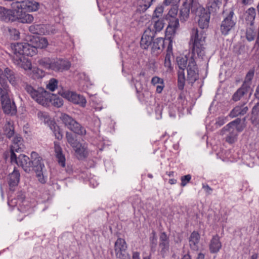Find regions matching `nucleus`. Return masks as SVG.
I'll list each match as a JSON object with an SVG mask.
<instances>
[{
    "instance_id": "nucleus-16",
    "label": "nucleus",
    "mask_w": 259,
    "mask_h": 259,
    "mask_svg": "<svg viewBox=\"0 0 259 259\" xmlns=\"http://www.w3.org/2000/svg\"><path fill=\"white\" fill-rule=\"evenodd\" d=\"M197 15L199 17L198 25L202 29L206 28L208 26L210 20V13L203 7H199L197 9Z\"/></svg>"
},
{
    "instance_id": "nucleus-25",
    "label": "nucleus",
    "mask_w": 259,
    "mask_h": 259,
    "mask_svg": "<svg viewBox=\"0 0 259 259\" xmlns=\"http://www.w3.org/2000/svg\"><path fill=\"white\" fill-rule=\"evenodd\" d=\"M200 235L197 232H193L189 237V245L191 249L196 250L199 248Z\"/></svg>"
},
{
    "instance_id": "nucleus-33",
    "label": "nucleus",
    "mask_w": 259,
    "mask_h": 259,
    "mask_svg": "<svg viewBox=\"0 0 259 259\" xmlns=\"http://www.w3.org/2000/svg\"><path fill=\"white\" fill-rule=\"evenodd\" d=\"M157 18H153L152 21L153 24L151 25L153 28H151L152 31H153L154 34L157 32L160 31L164 27V21L162 19H156Z\"/></svg>"
},
{
    "instance_id": "nucleus-21",
    "label": "nucleus",
    "mask_w": 259,
    "mask_h": 259,
    "mask_svg": "<svg viewBox=\"0 0 259 259\" xmlns=\"http://www.w3.org/2000/svg\"><path fill=\"white\" fill-rule=\"evenodd\" d=\"M210 252L212 253L219 251L222 247V243L220 241V237L218 235L213 236L211 239L209 245Z\"/></svg>"
},
{
    "instance_id": "nucleus-36",
    "label": "nucleus",
    "mask_w": 259,
    "mask_h": 259,
    "mask_svg": "<svg viewBox=\"0 0 259 259\" xmlns=\"http://www.w3.org/2000/svg\"><path fill=\"white\" fill-rule=\"evenodd\" d=\"M13 10L6 9L0 6V20H10L13 17Z\"/></svg>"
},
{
    "instance_id": "nucleus-26",
    "label": "nucleus",
    "mask_w": 259,
    "mask_h": 259,
    "mask_svg": "<svg viewBox=\"0 0 259 259\" xmlns=\"http://www.w3.org/2000/svg\"><path fill=\"white\" fill-rule=\"evenodd\" d=\"M23 140L20 136H16L13 140V144L11 149V154L18 152L23 148Z\"/></svg>"
},
{
    "instance_id": "nucleus-29",
    "label": "nucleus",
    "mask_w": 259,
    "mask_h": 259,
    "mask_svg": "<svg viewBox=\"0 0 259 259\" xmlns=\"http://www.w3.org/2000/svg\"><path fill=\"white\" fill-rule=\"evenodd\" d=\"M20 174L18 170L14 168L13 171L10 175L9 184L10 187L17 186L19 182Z\"/></svg>"
},
{
    "instance_id": "nucleus-12",
    "label": "nucleus",
    "mask_w": 259,
    "mask_h": 259,
    "mask_svg": "<svg viewBox=\"0 0 259 259\" xmlns=\"http://www.w3.org/2000/svg\"><path fill=\"white\" fill-rule=\"evenodd\" d=\"M61 95L69 101L78 104L81 107H84L86 105L85 99L82 96L75 93L70 91H63L61 93Z\"/></svg>"
},
{
    "instance_id": "nucleus-4",
    "label": "nucleus",
    "mask_w": 259,
    "mask_h": 259,
    "mask_svg": "<svg viewBox=\"0 0 259 259\" xmlns=\"http://www.w3.org/2000/svg\"><path fill=\"white\" fill-rule=\"evenodd\" d=\"M205 54V52H202V50L194 46L193 53L190 55L191 58L187 66V79L191 83H193L198 78V70L195 60L197 57L202 58Z\"/></svg>"
},
{
    "instance_id": "nucleus-17",
    "label": "nucleus",
    "mask_w": 259,
    "mask_h": 259,
    "mask_svg": "<svg viewBox=\"0 0 259 259\" xmlns=\"http://www.w3.org/2000/svg\"><path fill=\"white\" fill-rule=\"evenodd\" d=\"M13 9V17H15L20 22L22 23H31L34 18L32 15L27 13L24 10L16 9Z\"/></svg>"
},
{
    "instance_id": "nucleus-63",
    "label": "nucleus",
    "mask_w": 259,
    "mask_h": 259,
    "mask_svg": "<svg viewBox=\"0 0 259 259\" xmlns=\"http://www.w3.org/2000/svg\"><path fill=\"white\" fill-rule=\"evenodd\" d=\"M177 182V180L175 179H171L169 180V183L171 185H173L176 184Z\"/></svg>"
},
{
    "instance_id": "nucleus-52",
    "label": "nucleus",
    "mask_w": 259,
    "mask_h": 259,
    "mask_svg": "<svg viewBox=\"0 0 259 259\" xmlns=\"http://www.w3.org/2000/svg\"><path fill=\"white\" fill-rule=\"evenodd\" d=\"M191 176L190 175H187L181 178V186L184 187L190 181Z\"/></svg>"
},
{
    "instance_id": "nucleus-61",
    "label": "nucleus",
    "mask_w": 259,
    "mask_h": 259,
    "mask_svg": "<svg viewBox=\"0 0 259 259\" xmlns=\"http://www.w3.org/2000/svg\"><path fill=\"white\" fill-rule=\"evenodd\" d=\"M252 0H242V4L245 5H248L251 4Z\"/></svg>"
},
{
    "instance_id": "nucleus-53",
    "label": "nucleus",
    "mask_w": 259,
    "mask_h": 259,
    "mask_svg": "<svg viewBox=\"0 0 259 259\" xmlns=\"http://www.w3.org/2000/svg\"><path fill=\"white\" fill-rule=\"evenodd\" d=\"M227 121L228 119L227 117H220L217 119L215 123L220 126L225 123Z\"/></svg>"
},
{
    "instance_id": "nucleus-50",
    "label": "nucleus",
    "mask_w": 259,
    "mask_h": 259,
    "mask_svg": "<svg viewBox=\"0 0 259 259\" xmlns=\"http://www.w3.org/2000/svg\"><path fill=\"white\" fill-rule=\"evenodd\" d=\"M178 13V8L176 6H174L170 9L168 13V16L172 18L173 19L171 20H174L175 18V17L177 16Z\"/></svg>"
},
{
    "instance_id": "nucleus-20",
    "label": "nucleus",
    "mask_w": 259,
    "mask_h": 259,
    "mask_svg": "<svg viewBox=\"0 0 259 259\" xmlns=\"http://www.w3.org/2000/svg\"><path fill=\"white\" fill-rule=\"evenodd\" d=\"M256 16L255 10L253 8H249L244 14V19L246 24L252 26L254 25Z\"/></svg>"
},
{
    "instance_id": "nucleus-58",
    "label": "nucleus",
    "mask_w": 259,
    "mask_h": 259,
    "mask_svg": "<svg viewBox=\"0 0 259 259\" xmlns=\"http://www.w3.org/2000/svg\"><path fill=\"white\" fill-rule=\"evenodd\" d=\"M132 258L133 259H140V253L137 251L134 252Z\"/></svg>"
},
{
    "instance_id": "nucleus-49",
    "label": "nucleus",
    "mask_w": 259,
    "mask_h": 259,
    "mask_svg": "<svg viewBox=\"0 0 259 259\" xmlns=\"http://www.w3.org/2000/svg\"><path fill=\"white\" fill-rule=\"evenodd\" d=\"M171 52H168L165 56L164 64L165 67L167 68L168 69L171 68Z\"/></svg>"
},
{
    "instance_id": "nucleus-64",
    "label": "nucleus",
    "mask_w": 259,
    "mask_h": 259,
    "mask_svg": "<svg viewBox=\"0 0 259 259\" xmlns=\"http://www.w3.org/2000/svg\"><path fill=\"white\" fill-rule=\"evenodd\" d=\"M258 257L257 253H254L251 255V259H257Z\"/></svg>"
},
{
    "instance_id": "nucleus-1",
    "label": "nucleus",
    "mask_w": 259,
    "mask_h": 259,
    "mask_svg": "<svg viewBox=\"0 0 259 259\" xmlns=\"http://www.w3.org/2000/svg\"><path fill=\"white\" fill-rule=\"evenodd\" d=\"M30 40L31 44L17 42L11 45L13 63L26 70L31 69V62L25 56H33L36 54L37 48L42 49L48 45V40L45 37H33Z\"/></svg>"
},
{
    "instance_id": "nucleus-42",
    "label": "nucleus",
    "mask_w": 259,
    "mask_h": 259,
    "mask_svg": "<svg viewBox=\"0 0 259 259\" xmlns=\"http://www.w3.org/2000/svg\"><path fill=\"white\" fill-rule=\"evenodd\" d=\"M186 78L184 70H179L178 75V82L179 88L182 90L184 87Z\"/></svg>"
},
{
    "instance_id": "nucleus-31",
    "label": "nucleus",
    "mask_w": 259,
    "mask_h": 259,
    "mask_svg": "<svg viewBox=\"0 0 259 259\" xmlns=\"http://www.w3.org/2000/svg\"><path fill=\"white\" fill-rule=\"evenodd\" d=\"M31 164L32 166L34 167H37L39 166V168L44 167L45 165L44 163L42 162V159L40 157L38 156V154L35 152H32L31 153Z\"/></svg>"
},
{
    "instance_id": "nucleus-5",
    "label": "nucleus",
    "mask_w": 259,
    "mask_h": 259,
    "mask_svg": "<svg viewBox=\"0 0 259 259\" xmlns=\"http://www.w3.org/2000/svg\"><path fill=\"white\" fill-rule=\"evenodd\" d=\"M240 122V119H236L228 123L221 130V134L227 136L226 141L229 143H234L237 140L238 133L243 130L244 126Z\"/></svg>"
},
{
    "instance_id": "nucleus-10",
    "label": "nucleus",
    "mask_w": 259,
    "mask_h": 259,
    "mask_svg": "<svg viewBox=\"0 0 259 259\" xmlns=\"http://www.w3.org/2000/svg\"><path fill=\"white\" fill-rule=\"evenodd\" d=\"M11 162L12 163L16 164L18 166L22 167L26 172L30 171L31 167L32 166L29 158L24 154H20L17 157L15 153H12Z\"/></svg>"
},
{
    "instance_id": "nucleus-38",
    "label": "nucleus",
    "mask_w": 259,
    "mask_h": 259,
    "mask_svg": "<svg viewBox=\"0 0 259 259\" xmlns=\"http://www.w3.org/2000/svg\"><path fill=\"white\" fill-rule=\"evenodd\" d=\"M222 4V0H209L207 4L208 10L210 12H215Z\"/></svg>"
},
{
    "instance_id": "nucleus-32",
    "label": "nucleus",
    "mask_w": 259,
    "mask_h": 259,
    "mask_svg": "<svg viewBox=\"0 0 259 259\" xmlns=\"http://www.w3.org/2000/svg\"><path fill=\"white\" fill-rule=\"evenodd\" d=\"M252 91L242 85V87L234 94L233 99L235 101H237L239 100L244 95L247 93H249V95H251Z\"/></svg>"
},
{
    "instance_id": "nucleus-3",
    "label": "nucleus",
    "mask_w": 259,
    "mask_h": 259,
    "mask_svg": "<svg viewBox=\"0 0 259 259\" xmlns=\"http://www.w3.org/2000/svg\"><path fill=\"white\" fill-rule=\"evenodd\" d=\"M205 38L206 34L204 31L194 30L191 35L189 42V52L184 56H181L177 58V63L180 70H185L187 64L189 63L191 58L190 54L193 53V47H197L199 49L205 52Z\"/></svg>"
},
{
    "instance_id": "nucleus-56",
    "label": "nucleus",
    "mask_w": 259,
    "mask_h": 259,
    "mask_svg": "<svg viewBox=\"0 0 259 259\" xmlns=\"http://www.w3.org/2000/svg\"><path fill=\"white\" fill-rule=\"evenodd\" d=\"M180 0H164V3L166 5H175Z\"/></svg>"
},
{
    "instance_id": "nucleus-35",
    "label": "nucleus",
    "mask_w": 259,
    "mask_h": 259,
    "mask_svg": "<svg viewBox=\"0 0 259 259\" xmlns=\"http://www.w3.org/2000/svg\"><path fill=\"white\" fill-rule=\"evenodd\" d=\"M49 127L53 132L56 139L59 140L62 139L63 133L59 126H58L55 122H51Z\"/></svg>"
},
{
    "instance_id": "nucleus-46",
    "label": "nucleus",
    "mask_w": 259,
    "mask_h": 259,
    "mask_svg": "<svg viewBox=\"0 0 259 259\" xmlns=\"http://www.w3.org/2000/svg\"><path fill=\"white\" fill-rule=\"evenodd\" d=\"M58 86V81L55 78H52L47 84V88L51 91H54Z\"/></svg>"
},
{
    "instance_id": "nucleus-54",
    "label": "nucleus",
    "mask_w": 259,
    "mask_h": 259,
    "mask_svg": "<svg viewBox=\"0 0 259 259\" xmlns=\"http://www.w3.org/2000/svg\"><path fill=\"white\" fill-rule=\"evenodd\" d=\"M150 241L152 244H156L157 242V237L156 236V234L154 232H153L151 236L150 237Z\"/></svg>"
},
{
    "instance_id": "nucleus-40",
    "label": "nucleus",
    "mask_w": 259,
    "mask_h": 259,
    "mask_svg": "<svg viewBox=\"0 0 259 259\" xmlns=\"http://www.w3.org/2000/svg\"><path fill=\"white\" fill-rule=\"evenodd\" d=\"M44 169H45V167L39 168V166H38L36 168H34L38 180L42 184L45 183L47 179V177L44 175Z\"/></svg>"
},
{
    "instance_id": "nucleus-62",
    "label": "nucleus",
    "mask_w": 259,
    "mask_h": 259,
    "mask_svg": "<svg viewBox=\"0 0 259 259\" xmlns=\"http://www.w3.org/2000/svg\"><path fill=\"white\" fill-rule=\"evenodd\" d=\"M203 188L205 189V190L208 193H210L212 191V189L210 188V187L206 185V186H204Z\"/></svg>"
},
{
    "instance_id": "nucleus-41",
    "label": "nucleus",
    "mask_w": 259,
    "mask_h": 259,
    "mask_svg": "<svg viewBox=\"0 0 259 259\" xmlns=\"http://www.w3.org/2000/svg\"><path fill=\"white\" fill-rule=\"evenodd\" d=\"M37 117L40 120L44 122L45 124H47L49 126L51 122H55L51 120L49 114L44 112L39 111L37 113Z\"/></svg>"
},
{
    "instance_id": "nucleus-39",
    "label": "nucleus",
    "mask_w": 259,
    "mask_h": 259,
    "mask_svg": "<svg viewBox=\"0 0 259 259\" xmlns=\"http://www.w3.org/2000/svg\"><path fill=\"white\" fill-rule=\"evenodd\" d=\"M254 72L253 70H250L246 75L244 82L242 85L251 91V80L254 76Z\"/></svg>"
},
{
    "instance_id": "nucleus-27",
    "label": "nucleus",
    "mask_w": 259,
    "mask_h": 259,
    "mask_svg": "<svg viewBox=\"0 0 259 259\" xmlns=\"http://www.w3.org/2000/svg\"><path fill=\"white\" fill-rule=\"evenodd\" d=\"M73 149L78 158H84L88 154V150L85 145H82L78 143L75 146V148Z\"/></svg>"
},
{
    "instance_id": "nucleus-37",
    "label": "nucleus",
    "mask_w": 259,
    "mask_h": 259,
    "mask_svg": "<svg viewBox=\"0 0 259 259\" xmlns=\"http://www.w3.org/2000/svg\"><path fill=\"white\" fill-rule=\"evenodd\" d=\"M14 134V127L10 122L6 123L3 128V135H5L7 138H11Z\"/></svg>"
},
{
    "instance_id": "nucleus-23",
    "label": "nucleus",
    "mask_w": 259,
    "mask_h": 259,
    "mask_svg": "<svg viewBox=\"0 0 259 259\" xmlns=\"http://www.w3.org/2000/svg\"><path fill=\"white\" fill-rule=\"evenodd\" d=\"M50 26L44 25H32L29 27V30L32 33L44 35L50 34V32L47 30Z\"/></svg>"
},
{
    "instance_id": "nucleus-19",
    "label": "nucleus",
    "mask_w": 259,
    "mask_h": 259,
    "mask_svg": "<svg viewBox=\"0 0 259 259\" xmlns=\"http://www.w3.org/2000/svg\"><path fill=\"white\" fill-rule=\"evenodd\" d=\"M54 145V152L57 160L59 165L64 167L65 166L66 158L63 153L62 149L58 142L55 141Z\"/></svg>"
},
{
    "instance_id": "nucleus-8",
    "label": "nucleus",
    "mask_w": 259,
    "mask_h": 259,
    "mask_svg": "<svg viewBox=\"0 0 259 259\" xmlns=\"http://www.w3.org/2000/svg\"><path fill=\"white\" fill-rule=\"evenodd\" d=\"M60 118L65 125L74 133L80 135L86 134L85 128L67 114H62Z\"/></svg>"
},
{
    "instance_id": "nucleus-2",
    "label": "nucleus",
    "mask_w": 259,
    "mask_h": 259,
    "mask_svg": "<svg viewBox=\"0 0 259 259\" xmlns=\"http://www.w3.org/2000/svg\"><path fill=\"white\" fill-rule=\"evenodd\" d=\"M7 80L13 86H16L19 82V78L14 71L9 68L4 70L0 68V84L3 89L0 87V101L3 110L6 114H14L16 112V107L14 102H12L9 97L10 90Z\"/></svg>"
},
{
    "instance_id": "nucleus-47",
    "label": "nucleus",
    "mask_w": 259,
    "mask_h": 259,
    "mask_svg": "<svg viewBox=\"0 0 259 259\" xmlns=\"http://www.w3.org/2000/svg\"><path fill=\"white\" fill-rule=\"evenodd\" d=\"M159 246L161 249V252L165 253L168 251L169 250V240L160 241Z\"/></svg>"
},
{
    "instance_id": "nucleus-45",
    "label": "nucleus",
    "mask_w": 259,
    "mask_h": 259,
    "mask_svg": "<svg viewBox=\"0 0 259 259\" xmlns=\"http://www.w3.org/2000/svg\"><path fill=\"white\" fill-rule=\"evenodd\" d=\"M66 137L67 142L73 148H75V146L79 143L77 142L76 140L74 138L72 134L69 132L66 133Z\"/></svg>"
},
{
    "instance_id": "nucleus-60",
    "label": "nucleus",
    "mask_w": 259,
    "mask_h": 259,
    "mask_svg": "<svg viewBox=\"0 0 259 259\" xmlns=\"http://www.w3.org/2000/svg\"><path fill=\"white\" fill-rule=\"evenodd\" d=\"M259 110V104H257L255 106L253 107L252 109V113L253 114L255 112H257V111Z\"/></svg>"
},
{
    "instance_id": "nucleus-43",
    "label": "nucleus",
    "mask_w": 259,
    "mask_h": 259,
    "mask_svg": "<svg viewBox=\"0 0 259 259\" xmlns=\"http://www.w3.org/2000/svg\"><path fill=\"white\" fill-rule=\"evenodd\" d=\"M50 100L52 104L56 107H60L63 105V101L62 99L56 95H53Z\"/></svg>"
},
{
    "instance_id": "nucleus-55",
    "label": "nucleus",
    "mask_w": 259,
    "mask_h": 259,
    "mask_svg": "<svg viewBox=\"0 0 259 259\" xmlns=\"http://www.w3.org/2000/svg\"><path fill=\"white\" fill-rule=\"evenodd\" d=\"M10 32H11V34H14V39H17L19 38V32L18 30H17L16 29H12V30H10Z\"/></svg>"
},
{
    "instance_id": "nucleus-28",
    "label": "nucleus",
    "mask_w": 259,
    "mask_h": 259,
    "mask_svg": "<svg viewBox=\"0 0 259 259\" xmlns=\"http://www.w3.org/2000/svg\"><path fill=\"white\" fill-rule=\"evenodd\" d=\"M247 110L248 108L245 105L237 106L231 111L230 116L233 118L239 115H243L247 112Z\"/></svg>"
},
{
    "instance_id": "nucleus-59",
    "label": "nucleus",
    "mask_w": 259,
    "mask_h": 259,
    "mask_svg": "<svg viewBox=\"0 0 259 259\" xmlns=\"http://www.w3.org/2000/svg\"><path fill=\"white\" fill-rule=\"evenodd\" d=\"M251 122L253 124H254L255 126H258V127L259 128V119L256 121L255 119L253 118V117L251 118Z\"/></svg>"
},
{
    "instance_id": "nucleus-15",
    "label": "nucleus",
    "mask_w": 259,
    "mask_h": 259,
    "mask_svg": "<svg viewBox=\"0 0 259 259\" xmlns=\"http://www.w3.org/2000/svg\"><path fill=\"white\" fill-rule=\"evenodd\" d=\"M126 245L125 240L118 238L115 243V251L116 256L119 259H127L129 255L126 252Z\"/></svg>"
},
{
    "instance_id": "nucleus-14",
    "label": "nucleus",
    "mask_w": 259,
    "mask_h": 259,
    "mask_svg": "<svg viewBox=\"0 0 259 259\" xmlns=\"http://www.w3.org/2000/svg\"><path fill=\"white\" fill-rule=\"evenodd\" d=\"M179 27V22L178 19L170 20L168 25L165 30V37L169 40V43L168 47L169 50L172 46V39L176 35V31Z\"/></svg>"
},
{
    "instance_id": "nucleus-18",
    "label": "nucleus",
    "mask_w": 259,
    "mask_h": 259,
    "mask_svg": "<svg viewBox=\"0 0 259 259\" xmlns=\"http://www.w3.org/2000/svg\"><path fill=\"white\" fill-rule=\"evenodd\" d=\"M154 32L148 28L144 31L141 40L140 45L143 49H147L153 41Z\"/></svg>"
},
{
    "instance_id": "nucleus-24",
    "label": "nucleus",
    "mask_w": 259,
    "mask_h": 259,
    "mask_svg": "<svg viewBox=\"0 0 259 259\" xmlns=\"http://www.w3.org/2000/svg\"><path fill=\"white\" fill-rule=\"evenodd\" d=\"M151 83L156 88V92L158 94L162 92L165 87L163 79L157 76L152 78Z\"/></svg>"
},
{
    "instance_id": "nucleus-6",
    "label": "nucleus",
    "mask_w": 259,
    "mask_h": 259,
    "mask_svg": "<svg viewBox=\"0 0 259 259\" xmlns=\"http://www.w3.org/2000/svg\"><path fill=\"white\" fill-rule=\"evenodd\" d=\"M39 64L46 69L57 71L68 70L70 67V63L67 60L59 59H51L49 58L40 60Z\"/></svg>"
},
{
    "instance_id": "nucleus-11",
    "label": "nucleus",
    "mask_w": 259,
    "mask_h": 259,
    "mask_svg": "<svg viewBox=\"0 0 259 259\" xmlns=\"http://www.w3.org/2000/svg\"><path fill=\"white\" fill-rule=\"evenodd\" d=\"M233 11H230L228 15L222 21L220 26V30L223 35H227L235 27L236 21L233 20Z\"/></svg>"
},
{
    "instance_id": "nucleus-48",
    "label": "nucleus",
    "mask_w": 259,
    "mask_h": 259,
    "mask_svg": "<svg viewBox=\"0 0 259 259\" xmlns=\"http://www.w3.org/2000/svg\"><path fill=\"white\" fill-rule=\"evenodd\" d=\"M155 0H140V5L143 10H146L150 7L153 1Z\"/></svg>"
},
{
    "instance_id": "nucleus-44",
    "label": "nucleus",
    "mask_w": 259,
    "mask_h": 259,
    "mask_svg": "<svg viewBox=\"0 0 259 259\" xmlns=\"http://www.w3.org/2000/svg\"><path fill=\"white\" fill-rule=\"evenodd\" d=\"M255 36V32L253 26L247 28L246 37L247 40L249 41H252L254 39Z\"/></svg>"
},
{
    "instance_id": "nucleus-34",
    "label": "nucleus",
    "mask_w": 259,
    "mask_h": 259,
    "mask_svg": "<svg viewBox=\"0 0 259 259\" xmlns=\"http://www.w3.org/2000/svg\"><path fill=\"white\" fill-rule=\"evenodd\" d=\"M25 70L26 71L27 74H29L34 79L41 78L45 75L44 72L37 67L32 68L31 67L30 70Z\"/></svg>"
},
{
    "instance_id": "nucleus-9",
    "label": "nucleus",
    "mask_w": 259,
    "mask_h": 259,
    "mask_svg": "<svg viewBox=\"0 0 259 259\" xmlns=\"http://www.w3.org/2000/svg\"><path fill=\"white\" fill-rule=\"evenodd\" d=\"M11 6L12 9H21L28 12H36L40 7L39 3L34 0L16 1L13 2Z\"/></svg>"
},
{
    "instance_id": "nucleus-30",
    "label": "nucleus",
    "mask_w": 259,
    "mask_h": 259,
    "mask_svg": "<svg viewBox=\"0 0 259 259\" xmlns=\"http://www.w3.org/2000/svg\"><path fill=\"white\" fill-rule=\"evenodd\" d=\"M190 4L187 2L184 3V4L180 10V19L181 21H186L189 16Z\"/></svg>"
},
{
    "instance_id": "nucleus-22",
    "label": "nucleus",
    "mask_w": 259,
    "mask_h": 259,
    "mask_svg": "<svg viewBox=\"0 0 259 259\" xmlns=\"http://www.w3.org/2000/svg\"><path fill=\"white\" fill-rule=\"evenodd\" d=\"M151 52L155 55L159 54L164 47V40L162 38H157L151 44Z\"/></svg>"
},
{
    "instance_id": "nucleus-7",
    "label": "nucleus",
    "mask_w": 259,
    "mask_h": 259,
    "mask_svg": "<svg viewBox=\"0 0 259 259\" xmlns=\"http://www.w3.org/2000/svg\"><path fill=\"white\" fill-rule=\"evenodd\" d=\"M25 89L31 98L38 104L42 105L47 104L50 94L44 89L35 88L30 85L27 84Z\"/></svg>"
},
{
    "instance_id": "nucleus-51",
    "label": "nucleus",
    "mask_w": 259,
    "mask_h": 259,
    "mask_svg": "<svg viewBox=\"0 0 259 259\" xmlns=\"http://www.w3.org/2000/svg\"><path fill=\"white\" fill-rule=\"evenodd\" d=\"M163 12V8L162 6H159L156 8L155 10L153 18H157L160 17Z\"/></svg>"
},
{
    "instance_id": "nucleus-13",
    "label": "nucleus",
    "mask_w": 259,
    "mask_h": 259,
    "mask_svg": "<svg viewBox=\"0 0 259 259\" xmlns=\"http://www.w3.org/2000/svg\"><path fill=\"white\" fill-rule=\"evenodd\" d=\"M8 204L10 206L17 205V209L23 213L29 212L31 210V205L29 201L24 199L23 197H21L18 199H12L8 200Z\"/></svg>"
},
{
    "instance_id": "nucleus-57",
    "label": "nucleus",
    "mask_w": 259,
    "mask_h": 259,
    "mask_svg": "<svg viewBox=\"0 0 259 259\" xmlns=\"http://www.w3.org/2000/svg\"><path fill=\"white\" fill-rule=\"evenodd\" d=\"M168 240V237L165 233H162L160 236V241Z\"/></svg>"
}]
</instances>
